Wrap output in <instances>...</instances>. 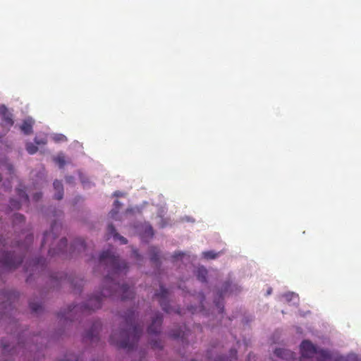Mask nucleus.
<instances>
[{
  "label": "nucleus",
  "instance_id": "obj_1",
  "mask_svg": "<svg viewBox=\"0 0 361 361\" xmlns=\"http://www.w3.org/2000/svg\"><path fill=\"white\" fill-rule=\"evenodd\" d=\"M101 266H104L108 274L104 279V287L99 294L91 296L86 303L81 306L73 305L68 307L67 312L60 313L59 317L69 319L73 313L80 310L82 313L94 311L102 307V300L106 298H121V300L130 299L134 292L126 284L120 285L116 280L121 275H125L128 269V264L121 260L118 255L112 249L103 251L99 258Z\"/></svg>",
  "mask_w": 361,
  "mask_h": 361
},
{
  "label": "nucleus",
  "instance_id": "obj_2",
  "mask_svg": "<svg viewBox=\"0 0 361 361\" xmlns=\"http://www.w3.org/2000/svg\"><path fill=\"white\" fill-rule=\"evenodd\" d=\"M123 317L126 329H122L118 334L114 332L110 336L109 342L118 348L132 350L139 341L143 326L137 324V314L133 310H128Z\"/></svg>",
  "mask_w": 361,
  "mask_h": 361
},
{
  "label": "nucleus",
  "instance_id": "obj_3",
  "mask_svg": "<svg viewBox=\"0 0 361 361\" xmlns=\"http://www.w3.org/2000/svg\"><path fill=\"white\" fill-rule=\"evenodd\" d=\"M300 349L302 357L312 358L315 354H317L319 356L318 361H328L331 358L330 353L328 350L318 349L308 340H305L301 343Z\"/></svg>",
  "mask_w": 361,
  "mask_h": 361
},
{
  "label": "nucleus",
  "instance_id": "obj_4",
  "mask_svg": "<svg viewBox=\"0 0 361 361\" xmlns=\"http://www.w3.org/2000/svg\"><path fill=\"white\" fill-rule=\"evenodd\" d=\"M7 243L5 239L0 238V246L5 247ZM23 262V257L16 254V251L12 253H4L0 258V269L4 270H12L17 268Z\"/></svg>",
  "mask_w": 361,
  "mask_h": 361
},
{
  "label": "nucleus",
  "instance_id": "obj_5",
  "mask_svg": "<svg viewBox=\"0 0 361 361\" xmlns=\"http://www.w3.org/2000/svg\"><path fill=\"white\" fill-rule=\"evenodd\" d=\"M163 322V316L161 313L157 312L152 318V323L147 329V333L150 336L158 335L161 331Z\"/></svg>",
  "mask_w": 361,
  "mask_h": 361
},
{
  "label": "nucleus",
  "instance_id": "obj_6",
  "mask_svg": "<svg viewBox=\"0 0 361 361\" xmlns=\"http://www.w3.org/2000/svg\"><path fill=\"white\" fill-rule=\"evenodd\" d=\"M102 327L101 322L96 321L92 324L90 329L86 332L84 339L87 342L90 341L91 343H95L99 341V332Z\"/></svg>",
  "mask_w": 361,
  "mask_h": 361
},
{
  "label": "nucleus",
  "instance_id": "obj_7",
  "mask_svg": "<svg viewBox=\"0 0 361 361\" xmlns=\"http://www.w3.org/2000/svg\"><path fill=\"white\" fill-rule=\"evenodd\" d=\"M154 295L159 298V304L162 310L167 313H170L171 310L168 301L169 290L163 286H160L159 292L156 293Z\"/></svg>",
  "mask_w": 361,
  "mask_h": 361
},
{
  "label": "nucleus",
  "instance_id": "obj_8",
  "mask_svg": "<svg viewBox=\"0 0 361 361\" xmlns=\"http://www.w3.org/2000/svg\"><path fill=\"white\" fill-rule=\"evenodd\" d=\"M61 225L58 224L56 221H54L51 226V231L44 233V238L42 243V246L49 240H55L58 237L56 233L61 231Z\"/></svg>",
  "mask_w": 361,
  "mask_h": 361
},
{
  "label": "nucleus",
  "instance_id": "obj_9",
  "mask_svg": "<svg viewBox=\"0 0 361 361\" xmlns=\"http://www.w3.org/2000/svg\"><path fill=\"white\" fill-rule=\"evenodd\" d=\"M274 355L278 357L286 360L295 359V353L293 352L283 348H276L274 350Z\"/></svg>",
  "mask_w": 361,
  "mask_h": 361
},
{
  "label": "nucleus",
  "instance_id": "obj_10",
  "mask_svg": "<svg viewBox=\"0 0 361 361\" xmlns=\"http://www.w3.org/2000/svg\"><path fill=\"white\" fill-rule=\"evenodd\" d=\"M188 331L186 329L185 326L179 328L178 329H172L170 333V337L177 339L181 338L183 341L188 336Z\"/></svg>",
  "mask_w": 361,
  "mask_h": 361
},
{
  "label": "nucleus",
  "instance_id": "obj_11",
  "mask_svg": "<svg viewBox=\"0 0 361 361\" xmlns=\"http://www.w3.org/2000/svg\"><path fill=\"white\" fill-rule=\"evenodd\" d=\"M67 247V240L63 238L60 240L59 247L57 249L50 248L49 250V255L50 256H54L56 255L63 254Z\"/></svg>",
  "mask_w": 361,
  "mask_h": 361
},
{
  "label": "nucleus",
  "instance_id": "obj_12",
  "mask_svg": "<svg viewBox=\"0 0 361 361\" xmlns=\"http://www.w3.org/2000/svg\"><path fill=\"white\" fill-rule=\"evenodd\" d=\"M70 249L71 250V252H74L75 251L78 252H85L86 250V245L82 238H77L71 245Z\"/></svg>",
  "mask_w": 361,
  "mask_h": 361
},
{
  "label": "nucleus",
  "instance_id": "obj_13",
  "mask_svg": "<svg viewBox=\"0 0 361 361\" xmlns=\"http://www.w3.org/2000/svg\"><path fill=\"white\" fill-rule=\"evenodd\" d=\"M107 231L109 235H112L115 239L119 240L122 244L125 245L128 243L127 239L116 232L113 224H109L108 226Z\"/></svg>",
  "mask_w": 361,
  "mask_h": 361
},
{
  "label": "nucleus",
  "instance_id": "obj_14",
  "mask_svg": "<svg viewBox=\"0 0 361 361\" xmlns=\"http://www.w3.org/2000/svg\"><path fill=\"white\" fill-rule=\"evenodd\" d=\"M54 188L56 190V194L54 195L55 199L58 200H61L63 196V184L61 181L56 180L54 183Z\"/></svg>",
  "mask_w": 361,
  "mask_h": 361
},
{
  "label": "nucleus",
  "instance_id": "obj_15",
  "mask_svg": "<svg viewBox=\"0 0 361 361\" xmlns=\"http://www.w3.org/2000/svg\"><path fill=\"white\" fill-rule=\"evenodd\" d=\"M150 260L156 264H159V251L155 247H151L149 249Z\"/></svg>",
  "mask_w": 361,
  "mask_h": 361
},
{
  "label": "nucleus",
  "instance_id": "obj_16",
  "mask_svg": "<svg viewBox=\"0 0 361 361\" xmlns=\"http://www.w3.org/2000/svg\"><path fill=\"white\" fill-rule=\"evenodd\" d=\"M196 276L197 279L202 282H206L207 276V270L203 267H198L195 271Z\"/></svg>",
  "mask_w": 361,
  "mask_h": 361
},
{
  "label": "nucleus",
  "instance_id": "obj_17",
  "mask_svg": "<svg viewBox=\"0 0 361 361\" xmlns=\"http://www.w3.org/2000/svg\"><path fill=\"white\" fill-rule=\"evenodd\" d=\"M20 129L25 135H30L32 132V124L27 121H25L23 123L22 126H20Z\"/></svg>",
  "mask_w": 361,
  "mask_h": 361
},
{
  "label": "nucleus",
  "instance_id": "obj_18",
  "mask_svg": "<svg viewBox=\"0 0 361 361\" xmlns=\"http://www.w3.org/2000/svg\"><path fill=\"white\" fill-rule=\"evenodd\" d=\"M17 195L20 197V201L22 202H28L29 197H28V195L25 192V188H17Z\"/></svg>",
  "mask_w": 361,
  "mask_h": 361
},
{
  "label": "nucleus",
  "instance_id": "obj_19",
  "mask_svg": "<svg viewBox=\"0 0 361 361\" xmlns=\"http://www.w3.org/2000/svg\"><path fill=\"white\" fill-rule=\"evenodd\" d=\"M26 150L30 154H34L37 152L38 147L35 144L28 142L26 145Z\"/></svg>",
  "mask_w": 361,
  "mask_h": 361
},
{
  "label": "nucleus",
  "instance_id": "obj_20",
  "mask_svg": "<svg viewBox=\"0 0 361 361\" xmlns=\"http://www.w3.org/2000/svg\"><path fill=\"white\" fill-rule=\"evenodd\" d=\"M203 257L207 259H213L218 257L219 253H216L214 251H207L202 253Z\"/></svg>",
  "mask_w": 361,
  "mask_h": 361
},
{
  "label": "nucleus",
  "instance_id": "obj_21",
  "mask_svg": "<svg viewBox=\"0 0 361 361\" xmlns=\"http://www.w3.org/2000/svg\"><path fill=\"white\" fill-rule=\"evenodd\" d=\"M114 205L115 208L113 209L110 212V214H111V217H113V218L118 214V210L121 204L118 200H115Z\"/></svg>",
  "mask_w": 361,
  "mask_h": 361
},
{
  "label": "nucleus",
  "instance_id": "obj_22",
  "mask_svg": "<svg viewBox=\"0 0 361 361\" xmlns=\"http://www.w3.org/2000/svg\"><path fill=\"white\" fill-rule=\"evenodd\" d=\"M30 308L33 312H38L42 309V305L37 302H30L29 304Z\"/></svg>",
  "mask_w": 361,
  "mask_h": 361
},
{
  "label": "nucleus",
  "instance_id": "obj_23",
  "mask_svg": "<svg viewBox=\"0 0 361 361\" xmlns=\"http://www.w3.org/2000/svg\"><path fill=\"white\" fill-rule=\"evenodd\" d=\"M150 345L154 349H161L163 348L161 341L159 340H151Z\"/></svg>",
  "mask_w": 361,
  "mask_h": 361
},
{
  "label": "nucleus",
  "instance_id": "obj_24",
  "mask_svg": "<svg viewBox=\"0 0 361 361\" xmlns=\"http://www.w3.org/2000/svg\"><path fill=\"white\" fill-rule=\"evenodd\" d=\"M20 202L14 199L10 200L9 207L11 209H19L20 208Z\"/></svg>",
  "mask_w": 361,
  "mask_h": 361
},
{
  "label": "nucleus",
  "instance_id": "obj_25",
  "mask_svg": "<svg viewBox=\"0 0 361 361\" xmlns=\"http://www.w3.org/2000/svg\"><path fill=\"white\" fill-rule=\"evenodd\" d=\"M61 361H80V358L73 354L66 355Z\"/></svg>",
  "mask_w": 361,
  "mask_h": 361
},
{
  "label": "nucleus",
  "instance_id": "obj_26",
  "mask_svg": "<svg viewBox=\"0 0 361 361\" xmlns=\"http://www.w3.org/2000/svg\"><path fill=\"white\" fill-rule=\"evenodd\" d=\"M25 221V217L23 215L20 214H15L14 218H13V223H21Z\"/></svg>",
  "mask_w": 361,
  "mask_h": 361
},
{
  "label": "nucleus",
  "instance_id": "obj_27",
  "mask_svg": "<svg viewBox=\"0 0 361 361\" xmlns=\"http://www.w3.org/2000/svg\"><path fill=\"white\" fill-rule=\"evenodd\" d=\"M55 162L59 166L60 168H63L65 165V160L62 157H58L55 159Z\"/></svg>",
  "mask_w": 361,
  "mask_h": 361
},
{
  "label": "nucleus",
  "instance_id": "obj_28",
  "mask_svg": "<svg viewBox=\"0 0 361 361\" xmlns=\"http://www.w3.org/2000/svg\"><path fill=\"white\" fill-rule=\"evenodd\" d=\"M4 121L8 126H11L13 124V121L11 116H4Z\"/></svg>",
  "mask_w": 361,
  "mask_h": 361
},
{
  "label": "nucleus",
  "instance_id": "obj_29",
  "mask_svg": "<svg viewBox=\"0 0 361 361\" xmlns=\"http://www.w3.org/2000/svg\"><path fill=\"white\" fill-rule=\"evenodd\" d=\"M71 284L73 285V286L76 289H78L80 290V288L83 285V281L82 280H80V283L78 284V281H75V280H73L71 281Z\"/></svg>",
  "mask_w": 361,
  "mask_h": 361
},
{
  "label": "nucleus",
  "instance_id": "obj_30",
  "mask_svg": "<svg viewBox=\"0 0 361 361\" xmlns=\"http://www.w3.org/2000/svg\"><path fill=\"white\" fill-rule=\"evenodd\" d=\"M145 231L146 233H147V235L150 237H152L153 235H154V233H153V228L151 226H147L146 227V229H145Z\"/></svg>",
  "mask_w": 361,
  "mask_h": 361
},
{
  "label": "nucleus",
  "instance_id": "obj_31",
  "mask_svg": "<svg viewBox=\"0 0 361 361\" xmlns=\"http://www.w3.org/2000/svg\"><path fill=\"white\" fill-rule=\"evenodd\" d=\"M35 142L37 145H45L46 144V141H44V140H39L37 137L35 138Z\"/></svg>",
  "mask_w": 361,
  "mask_h": 361
},
{
  "label": "nucleus",
  "instance_id": "obj_32",
  "mask_svg": "<svg viewBox=\"0 0 361 361\" xmlns=\"http://www.w3.org/2000/svg\"><path fill=\"white\" fill-rule=\"evenodd\" d=\"M42 196V194L41 192H36L33 195V199L35 201H38L39 199H41Z\"/></svg>",
  "mask_w": 361,
  "mask_h": 361
},
{
  "label": "nucleus",
  "instance_id": "obj_33",
  "mask_svg": "<svg viewBox=\"0 0 361 361\" xmlns=\"http://www.w3.org/2000/svg\"><path fill=\"white\" fill-rule=\"evenodd\" d=\"M133 253L137 259H140L141 258V256L140 255L137 250H134Z\"/></svg>",
  "mask_w": 361,
  "mask_h": 361
},
{
  "label": "nucleus",
  "instance_id": "obj_34",
  "mask_svg": "<svg viewBox=\"0 0 361 361\" xmlns=\"http://www.w3.org/2000/svg\"><path fill=\"white\" fill-rule=\"evenodd\" d=\"M191 361H195L194 360H192ZM215 361H228V358L224 357H218Z\"/></svg>",
  "mask_w": 361,
  "mask_h": 361
},
{
  "label": "nucleus",
  "instance_id": "obj_35",
  "mask_svg": "<svg viewBox=\"0 0 361 361\" xmlns=\"http://www.w3.org/2000/svg\"><path fill=\"white\" fill-rule=\"evenodd\" d=\"M66 182L68 183H71L73 180V176H67L66 178Z\"/></svg>",
  "mask_w": 361,
  "mask_h": 361
},
{
  "label": "nucleus",
  "instance_id": "obj_36",
  "mask_svg": "<svg viewBox=\"0 0 361 361\" xmlns=\"http://www.w3.org/2000/svg\"><path fill=\"white\" fill-rule=\"evenodd\" d=\"M8 345L4 343H2V350L4 352L8 351Z\"/></svg>",
  "mask_w": 361,
  "mask_h": 361
},
{
  "label": "nucleus",
  "instance_id": "obj_37",
  "mask_svg": "<svg viewBox=\"0 0 361 361\" xmlns=\"http://www.w3.org/2000/svg\"><path fill=\"white\" fill-rule=\"evenodd\" d=\"M32 239H33V235H30L26 237V240L27 242H32Z\"/></svg>",
  "mask_w": 361,
  "mask_h": 361
},
{
  "label": "nucleus",
  "instance_id": "obj_38",
  "mask_svg": "<svg viewBox=\"0 0 361 361\" xmlns=\"http://www.w3.org/2000/svg\"><path fill=\"white\" fill-rule=\"evenodd\" d=\"M183 255V253H181V252H178V253H176H176L173 255V257H174L175 259H177L178 257H179L182 256Z\"/></svg>",
  "mask_w": 361,
  "mask_h": 361
},
{
  "label": "nucleus",
  "instance_id": "obj_39",
  "mask_svg": "<svg viewBox=\"0 0 361 361\" xmlns=\"http://www.w3.org/2000/svg\"><path fill=\"white\" fill-rule=\"evenodd\" d=\"M17 247L18 249H21L23 247H25L23 243H20L19 242L17 243Z\"/></svg>",
  "mask_w": 361,
  "mask_h": 361
},
{
  "label": "nucleus",
  "instance_id": "obj_40",
  "mask_svg": "<svg viewBox=\"0 0 361 361\" xmlns=\"http://www.w3.org/2000/svg\"><path fill=\"white\" fill-rule=\"evenodd\" d=\"M41 260H42V259H37V263H36V264H39V263L40 262V261H41Z\"/></svg>",
  "mask_w": 361,
  "mask_h": 361
},
{
  "label": "nucleus",
  "instance_id": "obj_41",
  "mask_svg": "<svg viewBox=\"0 0 361 361\" xmlns=\"http://www.w3.org/2000/svg\"><path fill=\"white\" fill-rule=\"evenodd\" d=\"M216 306H217L218 307H219V308L221 307H220V303H219V302L216 303Z\"/></svg>",
  "mask_w": 361,
  "mask_h": 361
},
{
  "label": "nucleus",
  "instance_id": "obj_42",
  "mask_svg": "<svg viewBox=\"0 0 361 361\" xmlns=\"http://www.w3.org/2000/svg\"><path fill=\"white\" fill-rule=\"evenodd\" d=\"M229 284L228 283H226V288L227 289V288L228 287Z\"/></svg>",
  "mask_w": 361,
  "mask_h": 361
},
{
  "label": "nucleus",
  "instance_id": "obj_43",
  "mask_svg": "<svg viewBox=\"0 0 361 361\" xmlns=\"http://www.w3.org/2000/svg\"><path fill=\"white\" fill-rule=\"evenodd\" d=\"M222 295H223V293H222V292H221V293H220V297H222Z\"/></svg>",
  "mask_w": 361,
  "mask_h": 361
},
{
  "label": "nucleus",
  "instance_id": "obj_44",
  "mask_svg": "<svg viewBox=\"0 0 361 361\" xmlns=\"http://www.w3.org/2000/svg\"><path fill=\"white\" fill-rule=\"evenodd\" d=\"M176 312H177L178 314H180V311H179V310H177V311H176Z\"/></svg>",
  "mask_w": 361,
  "mask_h": 361
}]
</instances>
